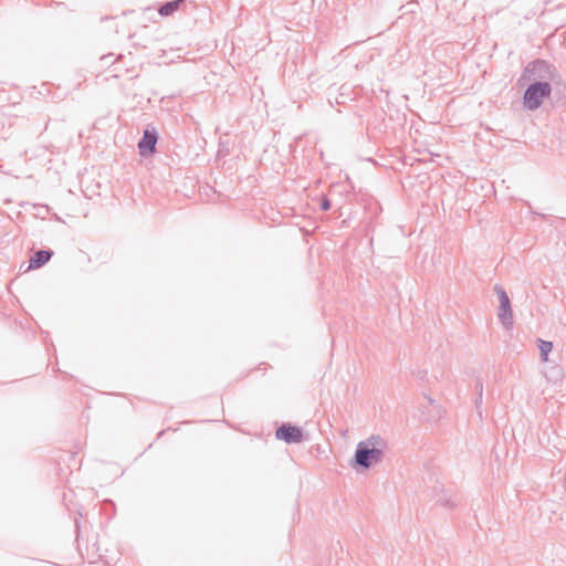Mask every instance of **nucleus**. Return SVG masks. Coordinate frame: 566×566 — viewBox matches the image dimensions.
Segmentation results:
<instances>
[{
	"mask_svg": "<svg viewBox=\"0 0 566 566\" xmlns=\"http://www.w3.org/2000/svg\"><path fill=\"white\" fill-rule=\"evenodd\" d=\"M386 449L387 442L378 434H373L366 440L359 441L352 460V467L368 470L382 461Z\"/></svg>",
	"mask_w": 566,
	"mask_h": 566,
	"instance_id": "1",
	"label": "nucleus"
},
{
	"mask_svg": "<svg viewBox=\"0 0 566 566\" xmlns=\"http://www.w3.org/2000/svg\"><path fill=\"white\" fill-rule=\"evenodd\" d=\"M552 93V86L546 81H536L532 83L524 92L523 102L527 109L535 111L542 104L545 97Z\"/></svg>",
	"mask_w": 566,
	"mask_h": 566,
	"instance_id": "2",
	"label": "nucleus"
},
{
	"mask_svg": "<svg viewBox=\"0 0 566 566\" xmlns=\"http://www.w3.org/2000/svg\"><path fill=\"white\" fill-rule=\"evenodd\" d=\"M554 74V67L545 60H535L530 62L523 72V78L527 81H546L551 80Z\"/></svg>",
	"mask_w": 566,
	"mask_h": 566,
	"instance_id": "3",
	"label": "nucleus"
},
{
	"mask_svg": "<svg viewBox=\"0 0 566 566\" xmlns=\"http://www.w3.org/2000/svg\"><path fill=\"white\" fill-rule=\"evenodd\" d=\"M494 291L496 292L500 302L497 312L499 319L505 328L510 329L513 326V312L511 308L509 295L500 285H495Z\"/></svg>",
	"mask_w": 566,
	"mask_h": 566,
	"instance_id": "4",
	"label": "nucleus"
},
{
	"mask_svg": "<svg viewBox=\"0 0 566 566\" xmlns=\"http://www.w3.org/2000/svg\"><path fill=\"white\" fill-rule=\"evenodd\" d=\"M275 437L286 443H300L303 440V432L298 427L292 424H282L276 430Z\"/></svg>",
	"mask_w": 566,
	"mask_h": 566,
	"instance_id": "5",
	"label": "nucleus"
},
{
	"mask_svg": "<svg viewBox=\"0 0 566 566\" xmlns=\"http://www.w3.org/2000/svg\"><path fill=\"white\" fill-rule=\"evenodd\" d=\"M158 135L155 129H145L142 139L138 143L139 154L144 157L153 155L156 150Z\"/></svg>",
	"mask_w": 566,
	"mask_h": 566,
	"instance_id": "6",
	"label": "nucleus"
},
{
	"mask_svg": "<svg viewBox=\"0 0 566 566\" xmlns=\"http://www.w3.org/2000/svg\"><path fill=\"white\" fill-rule=\"evenodd\" d=\"M434 492H437V504L448 507V509H454L460 503V499L455 494H449L444 486L440 483H437L433 488Z\"/></svg>",
	"mask_w": 566,
	"mask_h": 566,
	"instance_id": "7",
	"label": "nucleus"
},
{
	"mask_svg": "<svg viewBox=\"0 0 566 566\" xmlns=\"http://www.w3.org/2000/svg\"><path fill=\"white\" fill-rule=\"evenodd\" d=\"M53 252L51 250L36 251L29 261V269H39L50 261Z\"/></svg>",
	"mask_w": 566,
	"mask_h": 566,
	"instance_id": "8",
	"label": "nucleus"
},
{
	"mask_svg": "<svg viewBox=\"0 0 566 566\" xmlns=\"http://www.w3.org/2000/svg\"><path fill=\"white\" fill-rule=\"evenodd\" d=\"M184 2H185V0H174V1L166 2L159 8L158 12L163 17H168V15L172 14L174 12H176L180 8L181 3H184Z\"/></svg>",
	"mask_w": 566,
	"mask_h": 566,
	"instance_id": "9",
	"label": "nucleus"
},
{
	"mask_svg": "<svg viewBox=\"0 0 566 566\" xmlns=\"http://www.w3.org/2000/svg\"><path fill=\"white\" fill-rule=\"evenodd\" d=\"M538 348H539V352H541V358H542V360L547 361V359H548V354H549V353L552 352V349H553V343H552V342H548V340L539 339Z\"/></svg>",
	"mask_w": 566,
	"mask_h": 566,
	"instance_id": "10",
	"label": "nucleus"
},
{
	"mask_svg": "<svg viewBox=\"0 0 566 566\" xmlns=\"http://www.w3.org/2000/svg\"><path fill=\"white\" fill-rule=\"evenodd\" d=\"M548 380L559 381L563 377L562 368L558 365L551 367L548 374H546Z\"/></svg>",
	"mask_w": 566,
	"mask_h": 566,
	"instance_id": "11",
	"label": "nucleus"
},
{
	"mask_svg": "<svg viewBox=\"0 0 566 566\" xmlns=\"http://www.w3.org/2000/svg\"><path fill=\"white\" fill-rule=\"evenodd\" d=\"M475 390L478 394V397L475 399V407H476V409H479L480 405L482 403V395H483V385L480 380H478L475 384Z\"/></svg>",
	"mask_w": 566,
	"mask_h": 566,
	"instance_id": "12",
	"label": "nucleus"
},
{
	"mask_svg": "<svg viewBox=\"0 0 566 566\" xmlns=\"http://www.w3.org/2000/svg\"><path fill=\"white\" fill-rule=\"evenodd\" d=\"M424 399L427 400L429 406H431L433 409H437L436 415H433L432 418L439 417L440 416V411H439L440 407L438 405H436L434 399H432L430 397H424Z\"/></svg>",
	"mask_w": 566,
	"mask_h": 566,
	"instance_id": "13",
	"label": "nucleus"
},
{
	"mask_svg": "<svg viewBox=\"0 0 566 566\" xmlns=\"http://www.w3.org/2000/svg\"><path fill=\"white\" fill-rule=\"evenodd\" d=\"M331 208V201L327 198H323L321 202V209L327 211Z\"/></svg>",
	"mask_w": 566,
	"mask_h": 566,
	"instance_id": "14",
	"label": "nucleus"
},
{
	"mask_svg": "<svg viewBox=\"0 0 566 566\" xmlns=\"http://www.w3.org/2000/svg\"><path fill=\"white\" fill-rule=\"evenodd\" d=\"M536 214H537V216H539V217H542L543 219H545V218H546V216H545V214H541V213H536Z\"/></svg>",
	"mask_w": 566,
	"mask_h": 566,
	"instance_id": "15",
	"label": "nucleus"
}]
</instances>
